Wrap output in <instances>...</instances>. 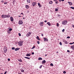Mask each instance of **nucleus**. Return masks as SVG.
Masks as SVG:
<instances>
[{
  "label": "nucleus",
  "mask_w": 74,
  "mask_h": 74,
  "mask_svg": "<svg viewBox=\"0 0 74 74\" xmlns=\"http://www.w3.org/2000/svg\"><path fill=\"white\" fill-rule=\"evenodd\" d=\"M15 1H13V2H14V3H15Z\"/></svg>",
  "instance_id": "obj_59"
},
{
  "label": "nucleus",
  "mask_w": 74,
  "mask_h": 74,
  "mask_svg": "<svg viewBox=\"0 0 74 74\" xmlns=\"http://www.w3.org/2000/svg\"><path fill=\"white\" fill-rule=\"evenodd\" d=\"M3 1H4L2 0V1H1V2H2V3H3Z\"/></svg>",
  "instance_id": "obj_52"
},
{
  "label": "nucleus",
  "mask_w": 74,
  "mask_h": 74,
  "mask_svg": "<svg viewBox=\"0 0 74 74\" xmlns=\"http://www.w3.org/2000/svg\"><path fill=\"white\" fill-rule=\"evenodd\" d=\"M59 1L60 2V1H61V0H59Z\"/></svg>",
  "instance_id": "obj_60"
},
{
  "label": "nucleus",
  "mask_w": 74,
  "mask_h": 74,
  "mask_svg": "<svg viewBox=\"0 0 74 74\" xmlns=\"http://www.w3.org/2000/svg\"><path fill=\"white\" fill-rule=\"evenodd\" d=\"M36 4V2H34L32 3V5L33 7H34V6Z\"/></svg>",
  "instance_id": "obj_8"
},
{
  "label": "nucleus",
  "mask_w": 74,
  "mask_h": 74,
  "mask_svg": "<svg viewBox=\"0 0 74 74\" xmlns=\"http://www.w3.org/2000/svg\"><path fill=\"white\" fill-rule=\"evenodd\" d=\"M56 53H59V52H58V51H57V52H56Z\"/></svg>",
  "instance_id": "obj_58"
},
{
  "label": "nucleus",
  "mask_w": 74,
  "mask_h": 74,
  "mask_svg": "<svg viewBox=\"0 0 74 74\" xmlns=\"http://www.w3.org/2000/svg\"><path fill=\"white\" fill-rule=\"evenodd\" d=\"M18 43L19 46H22L23 45V41H19Z\"/></svg>",
  "instance_id": "obj_2"
},
{
  "label": "nucleus",
  "mask_w": 74,
  "mask_h": 74,
  "mask_svg": "<svg viewBox=\"0 0 74 74\" xmlns=\"http://www.w3.org/2000/svg\"><path fill=\"white\" fill-rule=\"evenodd\" d=\"M18 60L19 62H22V60L21 59Z\"/></svg>",
  "instance_id": "obj_19"
},
{
  "label": "nucleus",
  "mask_w": 74,
  "mask_h": 74,
  "mask_svg": "<svg viewBox=\"0 0 74 74\" xmlns=\"http://www.w3.org/2000/svg\"><path fill=\"white\" fill-rule=\"evenodd\" d=\"M47 22V20H45V22Z\"/></svg>",
  "instance_id": "obj_50"
},
{
  "label": "nucleus",
  "mask_w": 74,
  "mask_h": 74,
  "mask_svg": "<svg viewBox=\"0 0 74 74\" xmlns=\"http://www.w3.org/2000/svg\"><path fill=\"white\" fill-rule=\"evenodd\" d=\"M50 66H53V64L52 63H51L50 64Z\"/></svg>",
  "instance_id": "obj_26"
},
{
  "label": "nucleus",
  "mask_w": 74,
  "mask_h": 74,
  "mask_svg": "<svg viewBox=\"0 0 74 74\" xmlns=\"http://www.w3.org/2000/svg\"><path fill=\"white\" fill-rule=\"evenodd\" d=\"M38 60H42V58L41 57H40L38 58Z\"/></svg>",
  "instance_id": "obj_17"
},
{
  "label": "nucleus",
  "mask_w": 74,
  "mask_h": 74,
  "mask_svg": "<svg viewBox=\"0 0 74 74\" xmlns=\"http://www.w3.org/2000/svg\"><path fill=\"white\" fill-rule=\"evenodd\" d=\"M32 55H34V53L32 52Z\"/></svg>",
  "instance_id": "obj_44"
},
{
  "label": "nucleus",
  "mask_w": 74,
  "mask_h": 74,
  "mask_svg": "<svg viewBox=\"0 0 74 74\" xmlns=\"http://www.w3.org/2000/svg\"><path fill=\"white\" fill-rule=\"evenodd\" d=\"M40 3H38V5H40Z\"/></svg>",
  "instance_id": "obj_46"
},
{
  "label": "nucleus",
  "mask_w": 74,
  "mask_h": 74,
  "mask_svg": "<svg viewBox=\"0 0 74 74\" xmlns=\"http://www.w3.org/2000/svg\"><path fill=\"white\" fill-rule=\"evenodd\" d=\"M46 63V61L45 60H44L42 62V64H44V63Z\"/></svg>",
  "instance_id": "obj_10"
},
{
  "label": "nucleus",
  "mask_w": 74,
  "mask_h": 74,
  "mask_svg": "<svg viewBox=\"0 0 74 74\" xmlns=\"http://www.w3.org/2000/svg\"><path fill=\"white\" fill-rule=\"evenodd\" d=\"M27 3H30V0H27Z\"/></svg>",
  "instance_id": "obj_23"
},
{
  "label": "nucleus",
  "mask_w": 74,
  "mask_h": 74,
  "mask_svg": "<svg viewBox=\"0 0 74 74\" xmlns=\"http://www.w3.org/2000/svg\"><path fill=\"white\" fill-rule=\"evenodd\" d=\"M60 45H62V42H60Z\"/></svg>",
  "instance_id": "obj_39"
},
{
  "label": "nucleus",
  "mask_w": 74,
  "mask_h": 74,
  "mask_svg": "<svg viewBox=\"0 0 74 74\" xmlns=\"http://www.w3.org/2000/svg\"><path fill=\"white\" fill-rule=\"evenodd\" d=\"M7 4V2H6L4 3V4Z\"/></svg>",
  "instance_id": "obj_30"
},
{
  "label": "nucleus",
  "mask_w": 74,
  "mask_h": 74,
  "mask_svg": "<svg viewBox=\"0 0 74 74\" xmlns=\"http://www.w3.org/2000/svg\"><path fill=\"white\" fill-rule=\"evenodd\" d=\"M12 29L10 28L9 29V31H12Z\"/></svg>",
  "instance_id": "obj_32"
},
{
  "label": "nucleus",
  "mask_w": 74,
  "mask_h": 74,
  "mask_svg": "<svg viewBox=\"0 0 74 74\" xmlns=\"http://www.w3.org/2000/svg\"><path fill=\"white\" fill-rule=\"evenodd\" d=\"M73 27H74V25H73Z\"/></svg>",
  "instance_id": "obj_63"
},
{
  "label": "nucleus",
  "mask_w": 74,
  "mask_h": 74,
  "mask_svg": "<svg viewBox=\"0 0 74 74\" xmlns=\"http://www.w3.org/2000/svg\"><path fill=\"white\" fill-rule=\"evenodd\" d=\"M45 56H47V55L46 54V55H45Z\"/></svg>",
  "instance_id": "obj_56"
},
{
  "label": "nucleus",
  "mask_w": 74,
  "mask_h": 74,
  "mask_svg": "<svg viewBox=\"0 0 74 74\" xmlns=\"http://www.w3.org/2000/svg\"><path fill=\"white\" fill-rule=\"evenodd\" d=\"M67 38H70V36H68L67 37Z\"/></svg>",
  "instance_id": "obj_42"
},
{
  "label": "nucleus",
  "mask_w": 74,
  "mask_h": 74,
  "mask_svg": "<svg viewBox=\"0 0 74 74\" xmlns=\"http://www.w3.org/2000/svg\"><path fill=\"white\" fill-rule=\"evenodd\" d=\"M4 49H5V50H7V47H4Z\"/></svg>",
  "instance_id": "obj_27"
},
{
  "label": "nucleus",
  "mask_w": 74,
  "mask_h": 74,
  "mask_svg": "<svg viewBox=\"0 0 74 74\" xmlns=\"http://www.w3.org/2000/svg\"><path fill=\"white\" fill-rule=\"evenodd\" d=\"M56 0H54V1H56Z\"/></svg>",
  "instance_id": "obj_64"
},
{
  "label": "nucleus",
  "mask_w": 74,
  "mask_h": 74,
  "mask_svg": "<svg viewBox=\"0 0 74 74\" xmlns=\"http://www.w3.org/2000/svg\"><path fill=\"white\" fill-rule=\"evenodd\" d=\"M61 1H64V0H61Z\"/></svg>",
  "instance_id": "obj_54"
},
{
  "label": "nucleus",
  "mask_w": 74,
  "mask_h": 74,
  "mask_svg": "<svg viewBox=\"0 0 74 74\" xmlns=\"http://www.w3.org/2000/svg\"><path fill=\"white\" fill-rule=\"evenodd\" d=\"M43 39L44 40V41L45 42V41H48V39L47 38H43Z\"/></svg>",
  "instance_id": "obj_7"
},
{
  "label": "nucleus",
  "mask_w": 74,
  "mask_h": 74,
  "mask_svg": "<svg viewBox=\"0 0 74 74\" xmlns=\"http://www.w3.org/2000/svg\"><path fill=\"white\" fill-rule=\"evenodd\" d=\"M72 44H74V42H72Z\"/></svg>",
  "instance_id": "obj_61"
},
{
  "label": "nucleus",
  "mask_w": 74,
  "mask_h": 74,
  "mask_svg": "<svg viewBox=\"0 0 74 74\" xmlns=\"http://www.w3.org/2000/svg\"><path fill=\"white\" fill-rule=\"evenodd\" d=\"M35 47H36L35 46H33V47L32 48V49H34V48H35Z\"/></svg>",
  "instance_id": "obj_28"
},
{
  "label": "nucleus",
  "mask_w": 74,
  "mask_h": 74,
  "mask_svg": "<svg viewBox=\"0 0 74 74\" xmlns=\"http://www.w3.org/2000/svg\"><path fill=\"white\" fill-rule=\"evenodd\" d=\"M21 72H22V73H23V72L25 71H24L23 69H21Z\"/></svg>",
  "instance_id": "obj_25"
},
{
  "label": "nucleus",
  "mask_w": 74,
  "mask_h": 74,
  "mask_svg": "<svg viewBox=\"0 0 74 74\" xmlns=\"http://www.w3.org/2000/svg\"><path fill=\"white\" fill-rule=\"evenodd\" d=\"M72 43H70V44H71V45L73 44Z\"/></svg>",
  "instance_id": "obj_51"
},
{
  "label": "nucleus",
  "mask_w": 74,
  "mask_h": 74,
  "mask_svg": "<svg viewBox=\"0 0 74 74\" xmlns=\"http://www.w3.org/2000/svg\"><path fill=\"white\" fill-rule=\"evenodd\" d=\"M63 73H64V74H66V71H64Z\"/></svg>",
  "instance_id": "obj_36"
},
{
  "label": "nucleus",
  "mask_w": 74,
  "mask_h": 74,
  "mask_svg": "<svg viewBox=\"0 0 74 74\" xmlns=\"http://www.w3.org/2000/svg\"><path fill=\"white\" fill-rule=\"evenodd\" d=\"M47 25H48L49 26H51V24H50V23H49V22H48L47 23Z\"/></svg>",
  "instance_id": "obj_18"
},
{
  "label": "nucleus",
  "mask_w": 74,
  "mask_h": 74,
  "mask_svg": "<svg viewBox=\"0 0 74 74\" xmlns=\"http://www.w3.org/2000/svg\"><path fill=\"white\" fill-rule=\"evenodd\" d=\"M30 55H31L30 53L27 54L26 55V56H30Z\"/></svg>",
  "instance_id": "obj_14"
},
{
  "label": "nucleus",
  "mask_w": 74,
  "mask_h": 74,
  "mask_svg": "<svg viewBox=\"0 0 74 74\" xmlns=\"http://www.w3.org/2000/svg\"><path fill=\"white\" fill-rule=\"evenodd\" d=\"M7 73V71H6L5 72L4 74H6V73Z\"/></svg>",
  "instance_id": "obj_45"
},
{
  "label": "nucleus",
  "mask_w": 74,
  "mask_h": 74,
  "mask_svg": "<svg viewBox=\"0 0 74 74\" xmlns=\"http://www.w3.org/2000/svg\"><path fill=\"white\" fill-rule=\"evenodd\" d=\"M68 3L69 4V5H72V4H73V3H72V2H68Z\"/></svg>",
  "instance_id": "obj_11"
},
{
  "label": "nucleus",
  "mask_w": 74,
  "mask_h": 74,
  "mask_svg": "<svg viewBox=\"0 0 74 74\" xmlns=\"http://www.w3.org/2000/svg\"><path fill=\"white\" fill-rule=\"evenodd\" d=\"M67 52H70V51L69 50H67Z\"/></svg>",
  "instance_id": "obj_43"
},
{
  "label": "nucleus",
  "mask_w": 74,
  "mask_h": 74,
  "mask_svg": "<svg viewBox=\"0 0 74 74\" xmlns=\"http://www.w3.org/2000/svg\"><path fill=\"white\" fill-rule=\"evenodd\" d=\"M19 17H21V16H18Z\"/></svg>",
  "instance_id": "obj_57"
},
{
  "label": "nucleus",
  "mask_w": 74,
  "mask_h": 74,
  "mask_svg": "<svg viewBox=\"0 0 74 74\" xmlns=\"http://www.w3.org/2000/svg\"><path fill=\"white\" fill-rule=\"evenodd\" d=\"M43 23H44L43 22H41L40 23L39 25L41 26H42L44 25Z\"/></svg>",
  "instance_id": "obj_6"
},
{
  "label": "nucleus",
  "mask_w": 74,
  "mask_h": 74,
  "mask_svg": "<svg viewBox=\"0 0 74 74\" xmlns=\"http://www.w3.org/2000/svg\"><path fill=\"white\" fill-rule=\"evenodd\" d=\"M64 30H65L64 29H63L62 30V32H64Z\"/></svg>",
  "instance_id": "obj_34"
},
{
  "label": "nucleus",
  "mask_w": 74,
  "mask_h": 74,
  "mask_svg": "<svg viewBox=\"0 0 74 74\" xmlns=\"http://www.w3.org/2000/svg\"><path fill=\"white\" fill-rule=\"evenodd\" d=\"M71 8L73 9V10H74V7H71Z\"/></svg>",
  "instance_id": "obj_29"
},
{
  "label": "nucleus",
  "mask_w": 74,
  "mask_h": 74,
  "mask_svg": "<svg viewBox=\"0 0 74 74\" xmlns=\"http://www.w3.org/2000/svg\"><path fill=\"white\" fill-rule=\"evenodd\" d=\"M19 48H15V51H18V50H19Z\"/></svg>",
  "instance_id": "obj_15"
},
{
  "label": "nucleus",
  "mask_w": 74,
  "mask_h": 74,
  "mask_svg": "<svg viewBox=\"0 0 74 74\" xmlns=\"http://www.w3.org/2000/svg\"><path fill=\"white\" fill-rule=\"evenodd\" d=\"M19 74H21V73H19Z\"/></svg>",
  "instance_id": "obj_62"
},
{
  "label": "nucleus",
  "mask_w": 74,
  "mask_h": 74,
  "mask_svg": "<svg viewBox=\"0 0 74 74\" xmlns=\"http://www.w3.org/2000/svg\"><path fill=\"white\" fill-rule=\"evenodd\" d=\"M18 35H19V36H21V34L19 33Z\"/></svg>",
  "instance_id": "obj_40"
},
{
  "label": "nucleus",
  "mask_w": 74,
  "mask_h": 74,
  "mask_svg": "<svg viewBox=\"0 0 74 74\" xmlns=\"http://www.w3.org/2000/svg\"><path fill=\"white\" fill-rule=\"evenodd\" d=\"M36 38L37 40H40V38H39V37L38 36H37L36 37Z\"/></svg>",
  "instance_id": "obj_16"
},
{
  "label": "nucleus",
  "mask_w": 74,
  "mask_h": 74,
  "mask_svg": "<svg viewBox=\"0 0 74 74\" xmlns=\"http://www.w3.org/2000/svg\"><path fill=\"white\" fill-rule=\"evenodd\" d=\"M42 65H41L39 67L40 69H41V68H42Z\"/></svg>",
  "instance_id": "obj_35"
},
{
  "label": "nucleus",
  "mask_w": 74,
  "mask_h": 74,
  "mask_svg": "<svg viewBox=\"0 0 74 74\" xmlns=\"http://www.w3.org/2000/svg\"><path fill=\"white\" fill-rule=\"evenodd\" d=\"M55 11H58V9H56Z\"/></svg>",
  "instance_id": "obj_37"
},
{
  "label": "nucleus",
  "mask_w": 74,
  "mask_h": 74,
  "mask_svg": "<svg viewBox=\"0 0 74 74\" xmlns=\"http://www.w3.org/2000/svg\"><path fill=\"white\" fill-rule=\"evenodd\" d=\"M38 44H40V42H39V41H38L37 42Z\"/></svg>",
  "instance_id": "obj_38"
},
{
  "label": "nucleus",
  "mask_w": 74,
  "mask_h": 74,
  "mask_svg": "<svg viewBox=\"0 0 74 74\" xmlns=\"http://www.w3.org/2000/svg\"><path fill=\"white\" fill-rule=\"evenodd\" d=\"M31 34H32V32H29L27 33V34L26 35V36H27V37H29L30 36Z\"/></svg>",
  "instance_id": "obj_4"
},
{
  "label": "nucleus",
  "mask_w": 74,
  "mask_h": 74,
  "mask_svg": "<svg viewBox=\"0 0 74 74\" xmlns=\"http://www.w3.org/2000/svg\"><path fill=\"white\" fill-rule=\"evenodd\" d=\"M21 14H22V15H23V13H21Z\"/></svg>",
  "instance_id": "obj_53"
},
{
  "label": "nucleus",
  "mask_w": 74,
  "mask_h": 74,
  "mask_svg": "<svg viewBox=\"0 0 74 74\" xmlns=\"http://www.w3.org/2000/svg\"><path fill=\"white\" fill-rule=\"evenodd\" d=\"M62 25H66L67 23V21L66 20L63 21L62 22Z\"/></svg>",
  "instance_id": "obj_3"
},
{
  "label": "nucleus",
  "mask_w": 74,
  "mask_h": 74,
  "mask_svg": "<svg viewBox=\"0 0 74 74\" xmlns=\"http://www.w3.org/2000/svg\"><path fill=\"white\" fill-rule=\"evenodd\" d=\"M25 7H26V8H27V9H28V8H29V6L28 5H25Z\"/></svg>",
  "instance_id": "obj_13"
},
{
  "label": "nucleus",
  "mask_w": 74,
  "mask_h": 74,
  "mask_svg": "<svg viewBox=\"0 0 74 74\" xmlns=\"http://www.w3.org/2000/svg\"><path fill=\"white\" fill-rule=\"evenodd\" d=\"M53 3V2L52 1H50L49 2V4H52Z\"/></svg>",
  "instance_id": "obj_22"
},
{
  "label": "nucleus",
  "mask_w": 74,
  "mask_h": 74,
  "mask_svg": "<svg viewBox=\"0 0 74 74\" xmlns=\"http://www.w3.org/2000/svg\"><path fill=\"white\" fill-rule=\"evenodd\" d=\"M56 4H58V1H56Z\"/></svg>",
  "instance_id": "obj_41"
},
{
  "label": "nucleus",
  "mask_w": 74,
  "mask_h": 74,
  "mask_svg": "<svg viewBox=\"0 0 74 74\" xmlns=\"http://www.w3.org/2000/svg\"><path fill=\"white\" fill-rule=\"evenodd\" d=\"M10 19L11 22H13V21H14V18H13V17H10Z\"/></svg>",
  "instance_id": "obj_9"
},
{
  "label": "nucleus",
  "mask_w": 74,
  "mask_h": 74,
  "mask_svg": "<svg viewBox=\"0 0 74 74\" xmlns=\"http://www.w3.org/2000/svg\"><path fill=\"white\" fill-rule=\"evenodd\" d=\"M25 58L26 59H30V58L26 57H25Z\"/></svg>",
  "instance_id": "obj_24"
},
{
  "label": "nucleus",
  "mask_w": 74,
  "mask_h": 74,
  "mask_svg": "<svg viewBox=\"0 0 74 74\" xmlns=\"http://www.w3.org/2000/svg\"><path fill=\"white\" fill-rule=\"evenodd\" d=\"M39 7H41V5H39Z\"/></svg>",
  "instance_id": "obj_48"
},
{
  "label": "nucleus",
  "mask_w": 74,
  "mask_h": 74,
  "mask_svg": "<svg viewBox=\"0 0 74 74\" xmlns=\"http://www.w3.org/2000/svg\"><path fill=\"white\" fill-rule=\"evenodd\" d=\"M18 23L19 25H22L23 24V21H22V20H21L19 21Z\"/></svg>",
  "instance_id": "obj_5"
},
{
  "label": "nucleus",
  "mask_w": 74,
  "mask_h": 74,
  "mask_svg": "<svg viewBox=\"0 0 74 74\" xmlns=\"http://www.w3.org/2000/svg\"><path fill=\"white\" fill-rule=\"evenodd\" d=\"M57 26H59V23H57Z\"/></svg>",
  "instance_id": "obj_31"
},
{
  "label": "nucleus",
  "mask_w": 74,
  "mask_h": 74,
  "mask_svg": "<svg viewBox=\"0 0 74 74\" xmlns=\"http://www.w3.org/2000/svg\"><path fill=\"white\" fill-rule=\"evenodd\" d=\"M8 61H10V59L9 58L8 59Z\"/></svg>",
  "instance_id": "obj_47"
},
{
  "label": "nucleus",
  "mask_w": 74,
  "mask_h": 74,
  "mask_svg": "<svg viewBox=\"0 0 74 74\" xmlns=\"http://www.w3.org/2000/svg\"><path fill=\"white\" fill-rule=\"evenodd\" d=\"M7 50H5L4 49V53H6V52H7Z\"/></svg>",
  "instance_id": "obj_20"
},
{
  "label": "nucleus",
  "mask_w": 74,
  "mask_h": 74,
  "mask_svg": "<svg viewBox=\"0 0 74 74\" xmlns=\"http://www.w3.org/2000/svg\"><path fill=\"white\" fill-rule=\"evenodd\" d=\"M71 48L72 49H73V50H74V45H73L71 47Z\"/></svg>",
  "instance_id": "obj_12"
},
{
  "label": "nucleus",
  "mask_w": 74,
  "mask_h": 74,
  "mask_svg": "<svg viewBox=\"0 0 74 74\" xmlns=\"http://www.w3.org/2000/svg\"><path fill=\"white\" fill-rule=\"evenodd\" d=\"M10 15L7 14L2 15L1 16V18H10Z\"/></svg>",
  "instance_id": "obj_1"
},
{
  "label": "nucleus",
  "mask_w": 74,
  "mask_h": 74,
  "mask_svg": "<svg viewBox=\"0 0 74 74\" xmlns=\"http://www.w3.org/2000/svg\"><path fill=\"white\" fill-rule=\"evenodd\" d=\"M23 19H25V18H23Z\"/></svg>",
  "instance_id": "obj_55"
},
{
  "label": "nucleus",
  "mask_w": 74,
  "mask_h": 74,
  "mask_svg": "<svg viewBox=\"0 0 74 74\" xmlns=\"http://www.w3.org/2000/svg\"><path fill=\"white\" fill-rule=\"evenodd\" d=\"M41 35H42V37H43V36H44V34H42Z\"/></svg>",
  "instance_id": "obj_49"
},
{
  "label": "nucleus",
  "mask_w": 74,
  "mask_h": 74,
  "mask_svg": "<svg viewBox=\"0 0 74 74\" xmlns=\"http://www.w3.org/2000/svg\"><path fill=\"white\" fill-rule=\"evenodd\" d=\"M64 43L65 44H67L68 43H67V41H64Z\"/></svg>",
  "instance_id": "obj_21"
},
{
  "label": "nucleus",
  "mask_w": 74,
  "mask_h": 74,
  "mask_svg": "<svg viewBox=\"0 0 74 74\" xmlns=\"http://www.w3.org/2000/svg\"><path fill=\"white\" fill-rule=\"evenodd\" d=\"M12 49H15V47H12Z\"/></svg>",
  "instance_id": "obj_33"
}]
</instances>
